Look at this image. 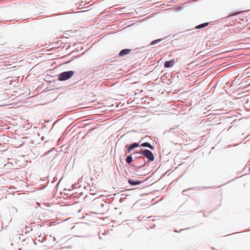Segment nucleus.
I'll return each instance as SVG.
<instances>
[{"label":"nucleus","mask_w":250,"mask_h":250,"mask_svg":"<svg viewBox=\"0 0 250 250\" xmlns=\"http://www.w3.org/2000/svg\"><path fill=\"white\" fill-rule=\"evenodd\" d=\"M189 228H187L186 229H181L180 231H178L177 230H174V232H180L181 231L183 230H185V229H188Z\"/></svg>","instance_id":"obj_20"},{"label":"nucleus","mask_w":250,"mask_h":250,"mask_svg":"<svg viewBox=\"0 0 250 250\" xmlns=\"http://www.w3.org/2000/svg\"><path fill=\"white\" fill-rule=\"evenodd\" d=\"M145 67V65H143V66L142 67V68H141V69H142V74H144V75H145V76H146V73H148V72H146V73H143V71H142V70L144 69V67Z\"/></svg>","instance_id":"obj_21"},{"label":"nucleus","mask_w":250,"mask_h":250,"mask_svg":"<svg viewBox=\"0 0 250 250\" xmlns=\"http://www.w3.org/2000/svg\"><path fill=\"white\" fill-rule=\"evenodd\" d=\"M175 64L174 59L167 61L164 62V66L165 68H170Z\"/></svg>","instance_id":"obj_5"},{"label":"nucleus","mask_w":250,"mask_h":250,"mask_svg":"<svg viewBox=\"0 0 250 250\" xmlns=\"http://www.w3.org/2000/svg\"><path fill=\"white\" fill-rule=\"evenodd\" d=\"M131 50L128 49H125L122 50L119 53L120 56H123L125 55L128 54L130 52Z\"/></svg>","instance_id":"obj_10"},{"label":"nucleus","mask_w":250,"mask_h":250,"mask_svg":"<svg viewBox=\"0 0 250 250\" xmlns=\"http://www.w3.org/2000/svg\"><path fill=\"white\" fill-rule=\"evenodd\" d=\"M183 9V7H182L181 6H179L175 9V12H179L181 11Z\"/></svg>","instance_id":"obj_17"},{"label":"nucleus","mask_w":250,"mask_h":250,"mask_svg":"<svg viewBox=\"0 0 250 250\" xmlns=\"http://www.w3.org/2000/svg\"><path fill=\"white\" fill-rule=\"evenodd\" d=\"M143 133H145V132H142V134ZM148 139H149V137L147 135H146L144 137H143L142 136V138H141V139H142V142L143 141H147Z\"/></svg>","instance_id":"obj_14"},{"label":"nucleus","mask_w":250,"mask_h":250,"mask_svg":"<svg viewBox=\"0 0 250 250\" xmlns=\"http://www.w3.org/2000/svg\"><path fill=\"white\" fill-rule=\"evenodd\" d=\"M143 156L146 158L147 162L153 161L154 160L153 154L148 149L142 148V159Z\"/></svg>","instance_id":"obj_1"},{"label":"nucleus","mask_w":250,"mask_h":250,"mask_svg":"<svg viewBox=\"0 0 250 250\" xmlns=\"http://www.w3.org/2000/svg\"><path fill=\"white\" fill-rule=\"evenodd\" d=\"M193 33H189L188 34H186L185 35H189V34H192Z\"/></svg>","instance_id":"obj_26"},{"label":"nucleus","mask_w":250,"mask_h":250,"mask_svg":"<svg viewBox=\"0 0 250 250\" xmlns=\"http://www.w3.org/2000/svg\"><path fill=\"white\" fill-rule=\"evenodd\" d=\"M142 147H147L151 150H153L154 149V146H153L150 143L147 142H144L143 143H142Z\"/></svg>","instance_id":"obj_6"},{"label":"nucleus","mask_w":250,"mask_h":250,"mask_svg":"<svg viewBox=\"0 0 250 250\" xmlns=\"http://www.w3.org/2000/svg\"><path fill=\"white\" fill-rule=\"evenodd\" d=\"M209 23H210V22H204V23L200 24L198 25H196L194 28H193L192 29L186 30L185 32L188 33L193 29H199L205 28V27H207V26H208L209 24Z\"/></svg>","instance_id":"obj_3"},{"label":"nucleus","mask_w":250,"mask_h":250,"mask_svg":"<svg viewBox=\"0 0 250 250\" xmlns=\"http://www.w3.org/2000/svg\"><path fill=\"white\" fill-rule=\"evenodd\" d=\"M74 74L73 71H69L62 72L59 75V80L62 81L70 78Z\"/></svg>","instance_id":"obj_2"},{"label":"nucleus","mask_w":250,"mask_h":250,"mask_svg":"<svg viewBox=\"0 0 250 250\" xmlns=\"http://www.w3.org/2000/svg\"><path fill=\"white\" fill-rule=\"evenodd\" d=\"M139 146V143H133L131 146H130L127 149V153H129L132 150H133L134 148H136L137 147Z\"/></svg>","instance_id":"obj_8"},{"label":"nucleus","mask_w":250,"mask_h":250,"mask_svg":"<svg viewBox=\"0 0 250 250\" xmlns=\"http://www.w3.org/2000/svg\"><path fill=\"white\" fill-rule=\"evenodd\" d=\"M128 183L132 185H136L140 184L141 183V182L139 181H134L131 179H129L128 180Z\"/></svg>","instance_id":"obj_12"},{"label":"nucleus","mask_w":250,"mask_h":250,"mask_svg":"<svg viewBox=\"0 0 250 250\" xmlns=\"http://www.w3.org/2000/svg\"><path fill=\"white\" fill-rule=\"evenodd\" d=\"M148 218V217H145V216L142 217V220H144V221H145V220H146V219L147 218Z\"/></svg>","instance_id":"obj_24"},{"label":"nucleus","mask_w":250,"mask_h":250,"mask_svg":"<svg viewBox=\"0 0 250 250\" xmlns=\"http://www.w3.org/2000/svg\"><path fill=\"white\" fill-rule=\"evenodd\" d=\"M145 164L142 165L141 167H143L145 166Z\"/></svg>","instance_id":"obj_28"},{"label":"nucleus","mask_w":250,"mask_h":250,"mask_svg":"<svg viewBox=\"0 0 250 250\" xmlns=\"http://www.w3.org/2000/svg\"><path fill=\"white\" fill-rule=\"evenodd\" d=\"M143 175H145V173H143V172H142L141 175L142 176Z\"/></svg>","instance_id":"obj_29"},{"label":"nucleus","mask_w":250,"mask_h":250,"mask_svg":"<svg viewBox=\"0 0 250 250\" xmlns=\"http://www.w3.org/2000/svg\"><path fill=\"white\" fill-rule=\"evenodd\" d=\"M144 48H145V46H142V47H141L142 50Z\"/></svg>","instance_id":"obj_30"},{"label":"nucleus","mask_w":250,"mask_h":250,"mask_svg":"<svg viewBox=\"0 0 250 250\" xmlns=\"http://www.w3.org/2000/svg\"><path fill=\"white\" fill-rule=\"evenodd\" d=\"M150 103V99L147 97L142 98V104H149Z\"/></svg>","instance_id":"obj_9"},{"label":"nucleus","mask_w":250,"mask_h":250,"mask_svg":"<svg viewBox=\"0 0 250 250\" xmlns=\"http://www.w3.org/2000/svg\"><path fill=\"white\" fill-rule=\"evenodd\" d=\"M151 192L150 191H149L147 192L146 191V188L145 189H143L142 188V196H143V195L147 194L148 193H151Z\"/></svg>","instance_id":"obj_16"},{"label":"nucleus","mask_w":250,"mask_h":250,"mask_svg":"<svg viewBox=\"0 0 250 250\" xmlns=\"http://www.w3.org/2000/svg\"><path fill=\"white\" fill-rule=\"evenodd\" d=\"M240 13V12L239 11H233V12L230 13L229 16V17L235 16L238 15Z\"/></svg>","instance_id":"obj_13"},{"label":"nucleus","mask_w":250,"mask_h":250,"mask_svg":"<svg viewBox=\"0 0 250 250\" xmlns=\"http://www.w3.org/2000/svg\"><path fill=\"white\" fill-rule=\"evenodd\" d=\"M149 17V16H147V17L146 18H143V19H142V20H141V21L143 22L144 21H146V19Z\"/></svg>","instance_id":"obj_22"},{"label":"nucleus","mask_w":250,"mask_h":250,"mask_svg":"<svg viewBox=\"0 0 250 250\" xmlns=\"http://www.w3.org/2000/svg\"><path fill=\"white\" fill-rule=\"evenodd\" d=\"M152 68H150L149 69V72H151V71H152Z\"/></svg>","instance_id":"obj_27"},{"label":"nucleus","mask_w":250,"mask_h":250,"mask_svg":"<svg viewBox=\"0 0 250 250\" xmlns=\"http://www.w3.org/2000/svg\"><path fill=\"white\" fill-rule=\"evenodd\" d=\"M149 59V58H148V59H146V56L145 58L143 60V61H142V64H143V63L144 62H146V61H147Z\"/></svg>","instance_id":"obj_19"},{"label":"nucleus","mask_w":250,"mask_h":250,"mask_svg":"<svg viewBox=\"0 0 250 250\" xmlns=\"http://www.w3.org/2000/svg\"><path fill=\"white\" fill-rule=\"evenodd\" d=\"M147 179L148 178H144L142 177V188L143 189H145L146 188L151 185V184H150L149 186H146L147 183L146 182L147 181Z\"/></svg>","instance_id":"obj_7"},{"label":"nucleus","mask_w":250,"mask_h":250,"mask_svg":"<svg viewBox=\"0 0 250 250\" xmlns=\"http://www.w3.org/2000/svg\"><path fill=\"white\" fill-rule=\"evenodd\" d=\"M168 81V82H169L170 83H171V82H170V79H169Z\"/></svg>","instance_id":"obj_31"},{"label":"nucleus","mask_w":250,"mask_h":250,"mask_svg":"<svg viewBox=\"0 0 250 250\" xmlns=\"http://www.w3.org/2000/svg\"><path fill=\"white\" fill-rule=\"evenodd\" d=\"M143 10H144V9H142V11H141V12H142V13L144 12L143 11Z\"/></svg>","instance_id":"obj_32"},{"label":"nucleus","mask_w":250,"mask_h":250,"mask_svg":"<svg viewBox=\"0 0 250 250\" xmlns=\"http://www.w3.org/2000/svg\"><path fill=\"white\" fill-rule=\"evenodd\" d=\"M191 189V188H188V189ZM187 190H188V189L184 190L183 191V192H182L183 194L184 195H185V194H186L185 192H187Z\"/></svg>","instance_id":"obj_23"},{"label":"nucleus","mask_w":250,"mask_h":250,"mask_svg":"<svg viewBox=\"0 0 250 250\" xmlns=\"http://www.w3.org/2000/svg\"><path fill=\"white\" fill-rule=\"evenodd\" d=\"M164 39H158L153 40L150 42V43H149V45L150 46L154 45L160 42L161 41H162Z\"/></svg>","instance_id":"obj_11"},{"label":"nucleus","mask_w":250,"mask_h":250,"mask_svg":"<svg viewBox=\"0 0 250 250\" xmlns=\"http://www.w3.org/2000/svg\"><path fill=\"white\" fill-rule=\"evenodd\" d=\"M147 111L142 110V122H145L148 121L150 119V116L151 114L146 115L145 113Z\"/></svg>","instance_id":"obj_4"},{"label":"nucleus","mask_w":250,"mask_h":250,"mask_svg":"<svg viewBox=\"0 0 250 250\" xmlns=\"http://www.w3.org/2000/svg\"><path fill=\"white\" fill-rule=\"evenodd\" d=\"M126 161L127 163L129 164L132 161V157L131 156H128L127 157Z\"/></svg>","instance_id":"obj_15"},{"label":"nucleus","mask_w":250,"mask_h":250,"mask_svg":"<svg viewBox=\"0 0 250 250\" xmlns=\"http://www.w3.org/2000/svg\"><path fill=\"white\" fill-rule=\"evenodd\" d=\"M148 104H142V110L146 111V109L147 108V105Z\"/></svg>","instance_id":"obj_18"},{"label":"nucleus","mask_w":250,"mask_h":250,"mask_svg":"<svg viewBox=\"0 0 250 250\" xmlns=\"http://www.w3.org/2000/svg\"><path fill=\"white\" fill-rule=\"evenodd\" d=\"M146 1H145L146 2ZM145 2H142V6H141V8H143L145 5Z\"/></svg>","instance_id":"obj_25"}]
</instances>
